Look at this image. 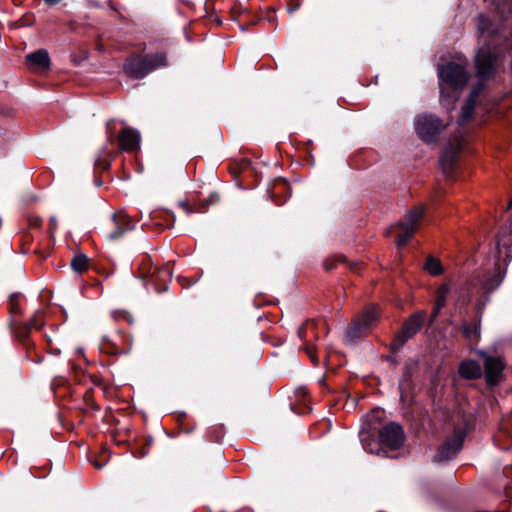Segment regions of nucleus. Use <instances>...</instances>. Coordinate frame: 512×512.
<instances>
[{
    "instance_id": "obj_43",
    "label": "nucleus",
    "mask_w": 512,
    "mask_h": 512,
    "mask_svg": "<svg viewBox=\"0 0 512 512\" xmlns=\"http://www.w3.org/2000/svg\"><path fill=\"white\" fill-rule=\"evenodd\" d=\"M305 164L309 167H313L315 165V158L311 152V150L308 151L307 156L305 158Z\"/></svg>"
},
{
    "instance_id": "obj_34",
    "label": "nucleus",
    "mask_w": 512,
    "mask_h": 512,
    "mask_svg": "<svg viewBox=\"0 0 512 512\" xmlns=\"http://www.w3.org/2000/svg\"><path fill=\"white\" fill-rule=\"evenodd\" d=\"M230 13H231V16H232V20L236 21L238 20V18L242 15V14H245L246 13V10H243L242 7H241V4H234L231 9H230Z\"/></svg>"
},
{
    "instance_id": "obj_40",
    "label": "nucleus",
    "mask_w": 512,
    "mask_h": 512,
    "mask_svg": "<svg viewBox=\"0 0 512 512\" xmlns=\"http://www.w3.org/2000/svg\"><path fill=\"white\" fill-rule=\"evenodd\" d=\"M35 21V17L31 13H26L20 20V26H31Z\"/></svg>"
},
{
    "instance_id": "obj_12",
    "label": "nucleus",
    "mask_w": 512,
    "mask_h": 512,
    "mask_svg": "<svg viewBox=\"0 0 512 512\" xmlns=\"http://www.w3.org/2000/svg\"><path fill=\"white\" fill-rule=\"evenodd\" d=\"M484 358L485 376L488 385H496L502 377L504 364L499 357L489 356L486 353L478 352Z\"/></svg>"
},
{
    "instance_id": "obj_42",
    "label": "nucleus",
    "mask_w": 512,
    "mask_h": 512,
    "mask_svg": "<svg viewBox=\"0 0 512 512\" xmlns=\"http://www.w3.org/2000/svg\"><path fill=\"white\" fill-rule=\"evenodd\" d=\"M111 317L114 320L126 319L128 317V314L125 311H113L111 313Z\"/></svg>"
},
{
    "instance_id": "obj_28",
    "label": "nucleus",
    "mask_w": 512,
    "mask_h": 512,
    "mask_svg": "<svg viewBox=\"0 0 512 512\" xmlns=\"http://www.w3.org/2000/svg\"><path fill=\"white\" fill-rule=\"evenodd\" d=\"M139 270L141 277H147L153 275L156 268H154L151 258H143L139 264Z\"/></svg>"
},
{
    "instance_id": "obj_14",
    "label": "nucleus",
    "mask_w": 512,
    "mask_h": 512,
    "mask_svg": "<svg viewBox=\"0 0 512 512\" xmlns=\"http://www.w3.org/2000/svg\"><path fill=\"white\" fill-rule=\"evenodd\" d=\"M140 133L130 127L122 129L118 136V143L121 150L125 152H135L140 149Z\"/></svg>"
},
{
    "instance_id": "obj_54",
    "label": "nucleus",
    "mask_w": 512,
    "mask_h": 512,
    "mask_svg": "<svg viewBox=\"0 0 512 512\" xmlns=\"http://www.w3.org/2000/svg\"><path fill=\"white\" fill-rule=\"evenodd\" d=\"M511 208H512V199L510 200L507 209H511Z\"/></svg>"
},
{
    "instance_id": "obj_20",
    "label": "nucleus",
    "mask_w": 512,
    "mask_h": 512,
    "mask_svg": "<svg viewBox=\"0 0 512 512\" xmlns=\"http://www.w3.org/2000/svg\"><path fill=\"white\" fill-rule=\"evenodd\" d=\"M478 32L481 37L492 38L497 33V28L489 16L479 14L477 18Z\"/></svg>"
},
{
    "instance_id": "obj_53",
    "label": "nucleus",
    "mask_w": 512,
    "mask_h": 512,
    "mask_svg": "<svg viewBox=\"0 0 512 512\" xmlns=\"http://www.w3.org/2000/svg\"><path fill=\"white\" fill-rule=\"evenodd\" d=\"M250 25H256L257 24V21L256 20H252L249 22Z\"/></svg>"
},
{
    "instance_id": "obj_2",
    "label": "nucleus",
    "mask_w": 512,
    "mask_h": 512,
    "mask_svg": "<svg viewBox=\"0 0 512 512\" xmlns=\"http://www.w3.org/2000/svg\"><path fill=\"white\" fill-rule=\"evenodd\" d=\"M423 216V208L414 207L405 215L402 221L392 225L388 229L387 236L394 241L397 248L400 249L409 242L417 230L420 220L423 218Z\"/></svg>"
},
{
    "instance_id": "obj_36",
    "label": "nucleus",
    "mask_w": 512,
    "mask_h": 512,
    "mask_svg": "<svg viewBox=\"0 0 512 512\" xmlns=\"http://www.w3.org/2000/svg\"><path fill=\"white\" fill-rule=\"evenodd\" d=\"M58 228V221L56 216H51L48 221V230L47 233L51 238H53L55 231Z\"/></svg>"
},
{
    "instance_id": "obj_4",
    "label": "nucleus",
    "mask_w": 512,
    "mask_h": 512,
    "mask_svg": "<svg viewBox=\"0 0 512 512\" xmlns=\"http://www.w3.org/2000/svg\"><path fill=\"white\" fill-rule=\"evenodd\" d=\"M380 316V308L376 305L367 306L353 321L347 329V338L350 341L364 335L372 326H374Z\"/></svg>"
},
{
    "instance_id": "obj_19",
    "label": "nucleus",
    "mask_w": 512,
    "mask_h": 512,
    "mask_svg": "<svg viewBox=\"0 0 512 512\" xmlns=\"http://www.w3.org/2000/svg\"><path fill=\"white\" fill-rule=\"evenodd\" d=\"M459 375L465 379H478L482 376V368L476 361L466 360L460 364Z\"/></svg>"
},
{
    "instance_id": "obj_9",
    "label": "nucleus",
    "mask_w": 512,
    "mask_h": 512,
    "mask_svg": "<svg viewBox=\"0 0 512 512\" xmlns=\"http://www.w3.org/2000/svg\"><path fill=\"white\" fill-rule=\"evenodd\" d=\"M424 316L422 314L412 315L403 325L401 331L395 336L391 347L394 350L400 349L408 339L412 338L422 327Z\"/></svg>"
},
{
    "instance_id": "obj_29",
    "label": "nucleus",
    "mask_w": 512,
    "mask_h": 512,
    "mask_svg": "<svg viewBox=\"0 0 512 512\" xmlns=\"http://www.w3.org/2000/svg\"><path fill=\"white\" fill-rule=\"evenodd\" d=\"M19 296L17 294H12L8 299V308L11 315V319H16L20 314V307L18 303Z\"/></svg>"
},
{
    "instance_id": "obj_18",
    "label": "nucleus",
    "mask_w": 512,
    "mask_h": 512,
    "mask_svg": "<svg viewBox=\"0 0 512 512\" xmlns=\"http://www.w3.org/2000/svg\"><path fill=\"white\" fill-rule=\"evenodd\" d=\"M458 156L455 151L451 149H446L439 160L441 169L446 177H452L456 164H457Z\"/></svg>"
},
{
    "instance_id": "obj_48",
    "label": "nucleus",
    "mask_w": 512,
    "mask_h": 512,
    "mask_svg": "<svg viewBox=\"0 0 512 512\" xmlns=\"http://www.w3.org/2000/svg\"><path fill=\"white\" fill-rule=\"evenodd\" d=\"M495 286L499 285V283L502 281V276L500 275V273H498L496 276H495Z\"/></svg>"
},
{
    "instance_id": "obj_55",
    "label": "nucleus",
    "mask_w": 512,
    "mask_h": 512,
    "mask_svg": "<svg viewBox=\"0 0 512 512\" xmlns=\"http://www.w3.org/2000/svg\"><path fill=\"white\" fill-rule=\"evenodd\" d=\"M108 139H109V141H111V142H112V141H113V136H112V135H110V136L108 137Z\"/></svg>"
},
{
    "instance_id": "obj_1",
    "label": "nucleus",
    "mask_w": 512,
    "mask_h": 512,
    "mask_svg": "<svg viewBox=\"0 0 512 512\" xmlns=\"http://www.w3.org/2000/svg\"><path fill=\"white\" fill-rule=\"evenodd\" d=\"M168 66V55L164 51L145 55L133 53L125 59L123 71L129 78L140 80L153 71Z\"/></svg>"
},
{
    "instance_id": "obj_58",
    "label": "nucleus",
    "mask_w": 512,
    "mask_h": 512,
    "mask_svg": "<svg viewBox=\"0 0 512 512\" xmlns=\"http://www.w3.org/2000/svg\"><path fill=\"white\" fill-rule=\"evenodd\" d=\"M362 442H363L364 447L367 449V446L365 444V439H362Z\"/></svg>"
},
{
    "instance_id": "obj_52",
    "label": "nucleus",
    "mask_w": 512,
    "mask_h": 512,
    "mask_svg": "<svg viewBox=\"0 0 512 512\" xmlns=\"http://www.w3.org/2000/svg\"><path fill=\"white\" fill-rule=\"evenodd\" d=\"M141 255H142V256H146V257H149V256H150V254H149V252H148V251H143V252H141Z\"/></svg>"
},
{
    "instance_id": "obj_25",
    "label": "nucleus",
    "mask_w": 512,
    "mask_h": 512,
    "mask_svg": "<svg viewBox=\"0 0 512 512\" xmlns=\"http://www.w3.org/2000/svg\"><path fill=\"white\" fill-rule=\"evenodd\" d=\"M449 292V287L447 285H442L437 291L436 304L433 311V317H436L442 307H444L446 302V297Z\"/></svg>"
},
{
    "instance_id": "obj_35",
    "label": "nucleus",
    "mask_w": 512,
    "mask_h": 512,
    "mask_svg": "<svg viewBox=\"0 0 512 512\" xmlns=\"http://www.w3.org/2000/svg\"><path fill=\"white\" fill-rule=\"evenodd\" d=\"M12 250V244L9 239H0V254H9Z\"/></svg>"
},
{
    "instance_id": "obj_16",
    "label": "nucleus",
    "mask_w": 512,
    "mask_h": 512,
    "mask_svg": "<svg viewBox=\"0 0 512 512\" xmlns=\"http://www.w3.org/2000/svg\"><path fill=\"white\" fill-rule=\"evenodd\" d=\"M267 194L270 199L274 201L276 204L280 205L283 203V199L290 195V185L289 182L282 177H278L274 180L272 185H269L267 188Z\"/></svg>"
},
{
    "instance_id": "obj_31",
    "label": "nucleus",
    "mask_w": 512,
    "mask_h": 512,
    "mask_svg": "<svg viewBox=\"0 0 512 512\" xmlns=\"http://www.w3.org/2000/svg\"><path fill=\"white\" fill-rule=\"evenodd\" d=\"M29 323L33 328L40 329L43 326V312L41 310L36 311Z\"/></svg>"
},
{
    "instance_id": "obj_39",
    "label": "nucleus",
    "mask_w": 512,
    "mask_h": 512,
    "mask_svg": "<svg viewBox=\"0 0 512 512\" xmlns=\"http://www.w3.org/2000/svg\"><path fill=\"white\" fill-rule=\"evenodd\" d=\"M29 227L33 229H41L43 225V219L39 216H32L29 218Z\"/></svg>"
},
{
    "instance_id": "obj_21",
    "label": "nucleus",
    "mask_w": 512,
    "mask_h": 512,
    "mask_svg": "<svg viewBox=\"0 0 512 512\" xmlns=\"http://www.w3.org/2000/svg\"><path fill=\"white\" fill-rule=\"evenodd\" d=\"M113 154L106 147L103 148L94 162V172L102 173L110 169Z\"/></svg>"
},
{
    "instance_id": "obj_47",
    "label": "nucleus",
    "mask_w": 512,
    "mask_h": 512,
    "mask_svg": "<svg viewBox=\"0 0 512 512\" xmlns=\"http://www.w3.org/2000/svg\"><path fill=\"white\" fill-rule=\"evenodd\" d=\"M48 6H55L61 2V0H43Z\"/></svg>"
},
{
    "instance_id": "obj_5",
    "label": "nucleus",
    "mask_w": 512,
    "mask_h": 512,
    "mask_svg": "<svg viewBox=\"0 0 512 512\" xmlns=\"http://www.w3.org/2000/svg\"><path fill=\"white\" fill-rule=\"evenodd\" d=\"M444 128L442 119L434 114L418 115L415 121L417 135L426 143L435 142Z\"/></svg>"
},
{
    "instance_id": "obj_15",
    "label": "nucleus",
    "mask_w": 512,
    "mask_h": 512,
    "mask_svg": "<svg viewBox=\"0 0 512 512\" xmlns=\"http://www.w3.org/2000/svg\"><path fill=\"white\" fill-rule=\"evenodd\" d=\"M464 436L461 433H456L450 440L440 446L436 458L438 461H446L455 456L462 448Z\"/></svg>"
},
{
    "instance_id": "obj_56",
    "label": "nucleus",
    "mask_w": 512,
    "mask_h": 512,
    "mask_svg": "<svg viewBox=\"0 0 512 512\" xmlns=\"http://www.w3.org/2000/svg\"><path fill=\"white\" fill-rule=\"evenodd\" d=\"M332 256H339V257H342L344 256L343 254H333Z\"/></svg>"
},
{
    "instance_id": "obj_24",
    "label": "nucleus",
    "mask_w": 512,
    "mask_h": 512,
    "mask_svg": "<svg viewBox=\"0 0 512 512\" xmlns=\"http://www.w3.org/2000/svg\"><path fill=\"white\" fill-rule=\"evenodd\" d=\"M496 10L504 20L512 19V0H497Z\"/></svg>"
},
{
    "instance_id": "obj_44",
    "label": "nucleus",
    "mask_w": 512,
    "mask_h": 512,
    "mask_svg": "<svg viewBox=\"0 0 512 512\" xmlns=\"http://www.w3.org/2000/svg\"><path fill=\"white\" fill-rule=\"evenodd\" d=\"M101 173H96L94 172V184L97 186V187H100L102 186L103 182L101 180V176H100Z\"/></svg>"
},
{
    "instance_id": "obj_57",
    "label": "nucleus",
    "mask_w": 512,
    "mask_h": 512,
    "mask_svg": "<svg viewBox=\"0 0 512 512\" xmlns=\"http://www.w3.org/2000/svg\"><path fill=\"white\" fill-rule=\"evenodd\" d=\"M424 256L431 257V256H434V255H433V254H431V253H427V254H425Z\"/></svg>"
},
{
    "instance_id": "obj_30",
    "label": "nucleus",
    "mask_w": 512,
    "mask_h": 512,
    "mask_svg": "<svg viewBox=\"0 0 512 512\" xmlns=\"http://www.w3.org/2000/svg\"><path fill=\"white\" fill-rule=\"evenodd\" d=\"M475 108V102H471L469 99L465 103V105L462 107L461 110V118L463 121L469 120L473 116Z\"/></svg>"
},
{
    "instance_id": "obj_51",
    "label": "nucleus",
    "mask_w": 512,
    "mask_h": 512,
    "mask_svg": "<svg viewBox=\"0 0 512 512\" xmlns=\"http://www.w3.org/2000/svg\"><path fill=\"white\" fill-rule=\"evenodd\" d=\"M74 26H75V22H74V21H71V22L69 23V27H70V29H71V30H73V29H74Z\"/></svg>"
},
{
    "instance_id": "obj_32",
    "label": "nucleus",
    "mask_w": 512,
    "mask_h": 512,
    "mask_svg": "<svg viewBox=\"0 0 512 512\" xmlns=\"http://www.w3.org/2000/svg\"><path fill=\"white\" fill-rule=\"evenodd\" d=\"M485 87V81L479 80V83L476 87H474L469 95V100L471 102H475L476 98L480 95V93L484 90Z\"/></svg>"
},
{
    "instance_id": "obj_59",
    "label": "nucleus",
    "mask_w": 512,
    "mask_h": 512,
    "mask_svg": "<svg viewBox=\"0 0 512 512\" xmlns=\"http://www.w3.org/2000/svg\"><path fill=\"white\" fill-rule=\"evenodd\" d=\"M95 466H96L97 468H101V467H102L101 465H99V463H96V464H95Z\"/></svg>"
},
{
    "instance_id": "obj_50",
    "label": "nucleus",
    "mask_w": 512,
    "mask_h": 512,
    "mask_svg": "<svg viewBox=\"0 0 512 512\" xmlns=\"http://www.w3.org/2000/svg\"><path fill=\"white\" fill-rule=\"evenodd\" d=\"M239 27L242 31H246V25L244 23L239 22Z\"/></svg>"
},
{
    "instance_id": "obj_23",
    "label": "nucleus",
    "mask_w": 512,
    "mask_h": 512,
    "mask_svg": "<svg viewBox=\"0 0 512 512\" xmlns=\"http://www.w3.org/2000/svg\"><path fill=\"white\" fill-rule=\"evenodd\" d=\"M423 269L432 276H437L444 270L439 258H427Z\"/></svg>"
},
{
    "instance_id": "obj_13",
    "label": "nucleus",
    "mask_w": 512,
    "mask_h": 512,
    "mask_svg": "<svg viewBox=\"0 0 512 512\" xmlns=\"http://www.w3.org/2000/svg\"><path fill=\"white\" fill-rule=\"evenodd\" d=\"M25 64L33 72H44L49 70L51 60L45 49H38L25 56Z\"/></svg>"
},
{
    "instance_id": "obj_8",
    "label": "nucleus",
    "mask_w": 512,
    "mask_h": 512,
    "mask_svg": "<svg viewBox=\"0 0 512 512\" xmlns=\"http://www.w3.org/2000/svg\"><path fill=\"white\" fill-rule=\"evenodd\" d=\"M220 202L218 192H211L208 197L203 199H187L178 202V206L188 215L192 213H206L211 206Z\"/></svg>"
},
{
    "instance_id": "obj_22",
    "label": "nucleus",
    "mask_w": 512,
    "mask_h": 512,
    "mask_svg": "<svg viewBox=\"0 0 512 512\" xmlns=\"http://www.w3.org/2000/svg\"><path fill=\"white\" fill-rule=\"evenodd\" d=\"M9 327L14 332V334L19 338L26 337L29 334L30 329L33 328L30 323L18 322L17 318H13L10 320Z\"/></svg>"
},
{
    "instance_id": "obj_41",
    "label": "nucleus",
    "mask_w": 512,
    "mask_h": 512,
    "mask_svg": "<svg viewBox=\"0 0 512 512\" xmlns=\"http://www.w3.org/2000/svg\"><path fill=\"white\" fill-rule=\"evenodd\" d=\"M302 0H289V3H288V12L289 13H293L295 11H297L301 5H302Z\"/></svg>"
},
{
    "instance_id": "obj_26",
    "label": "nucleus",
    "mask_w": 512,
    "mask_h": 512,
    "mask_svg": "<svg viewBox=\"0 0 512 512\" xmlns=\"http://www.w3.org/2000/svg\"><path fill=\"white\" fill-rule=\"evenodd\" d=\"M463 333L470 341L477 342L480 338V325L478 323L472 325L465 323L463 324Z\"/></svg>"
},
{
    "instance_id": "obj_46",
    "label": "nucleus",
    "mask_w": 512,
    "mask_h": 512,
    "mask_svg": "<svg viewBox=\"0 0 512 512\" xmlns=\"http://www.w3.org/2000/svg\"><path fill=\"white\" fill-rule=\"evenodd\" d=\"M306 352L308 353V355L310 356V358L312 359V361H313L315 364H317V359H316L315 355L313 354L311 347L307 346V347H306Z\"/></svg>"
},
{
    "instance_id": "obj_33",
    "label": "nucleus",
    "mask_w": 512,
    "mask_h": 512,
    "mask_svg": "<svg viewBox=\"0 0 512 512\" xmlns=\"http://www.w3.org/2000/svg\"><path fill=\"white\" fill-rule=\"evenodd\" d=\"M314 328V322L313 321H307L303 326L299 327L298 329V335L302 339H307L309 330Z\"/></svg>"
},
{
    "instance_id": "obj_37",
    "label": "nucleus",
    "mask_w": 512,
    "mask_h": 512,
    "mask_svg": "<svg viewBox=\"0 0 512 512\" xmlns=\"http://www.w3.org/2000/svg\"><path fill=\"white\" fill-rule=\"evenodd\" d=\"M341 264L351 270H356L360 265V262L352 258H341Z\"/></svg>"
},
{
    "instance_id": "obj_11",
    "label": "nucleus",
    "mask_w": 512,
    "mask_h": 512,
    "mask_svg": "<svg viewBox=\"0 0 512 512\" xmlns=\"http://www.w3.org/2000/svg\"><path fill=\"white\" fill-rule=\"evenodd\" d=\"M495 249L494 256H512V214L496 235Z\"/></svg>"
},
{
    "instance_id": "obj_10",
    "label": "nucleus",
    "mask_w": 512,
    "mask_h": 512,
    "mask_svg": "<svg viewBox=\"0 0 512 512\" xmlns=\"http://www.w3.org/2000/svg\"><path fill=\"white\" fill-rule=\"evenodd\" d=\"M379 438L383 445L391 450H395L403 445L405 435L400 425L391 422L379 431Z\"/></svg>"
},
{
    "instance_id": "obj_6",
    "label": "nucleus",
    "mask_w": 512,
    "mask_h": 512,
    "mask_svg": "<svg viewBox=\"0 0 512 512\" xmlns=\"http://www.w3.org/2000/svg\"><path fill=\"white\" fill-rule=\"evenodd\" d=\"M135 229V223L124 212H114L110 218L108 227L104 230L105 238L110 242L122 239L127 233Z\"/></svg>"
},
{
    "instance_id": "obj_38",
    "label": "nucleus",
    "mask_w": 512,
    "mask_h": 512,
    "mask_svg": "<svg viewBox=\"0 0 512 512\" xmlns=\"http://www.w3.org/2000/svg\"><path fill=\"white\" fill-rule=\"evenodd\" d=\"M338 263H341V258H326L323 262L325 270H332Z\"/></svg>"
},
{
    "instance_id": "obj_3",
    "label": "nucleus",
    "mask_w": 512,
    "mask_h": 512,
    "mask_svg": "<svg viewBox=\"0 0 512 512\" xmlns=\"http://www.w3.org/2000/svg\"><path fill=\"white\" fill-rule=\"evenodd\" d=\"M440 83L447 87L458 90L466 86L469 80V74L464 65L456 62H448L438 69Z\"/></svg>"
},
{
    "instance_id": "obj_7",
    "label": "nucleus",
    "mask_w": 512,
    "mask_h": 512,
    "mask_svg": "<svg viewBox=\"0 0 512 512\" xmlns=\"http://www.w3.org/2000/svg\"><path fill=\"white\" fill-rule=\"evenodd\" d=\"M497 56L489 47H481L475 55V68L478 80L488 81L496 74Z\"/></svg>"
},
{
    "instance_id": "obj_17",
    "label": "nucleus",
    "mask_w": 512,
    "mask_h": 512,
    "mask_svg": "<svg viewBox=\"0 0 512 512\" xmlns=\"http://www.w3.org/2000/svg\"><path fill=\"white\" fill-rule=\"evenodd\" d=\"M150 220L156 227L170 229L175 224V214L171 210H154L150 213Z\"/></svg>"
},
{
    "instance_id": "obj_49",
    "label": "nucleus",
    "mask_w": 512,
    "mask_h": 512,
    "mask_svg": "<svg viewBox=\"0 0 512 512\" xmlns=\"http://www.w3.org/2000/svg\"><path fill=\"white\" fill-rule=\"evenodd\" d=\"M74 256H81V257H84V256H87L86 253H84L83 251H81L80 249H78L75 253H74Z\"/></svg>"
},
{
    "instance_id": "obj_45",
    "label": "nucleus",
    "mask_w": 512,
    "mask_h": 512,
    "mask_svg": "<svg viewBox=\"0 0 512 512\" xmlns=\"http://www.w3.org/2000/svg\"><path fill=\"white\" fill-rule=\"evenodd\" d=\"M113 346L115 347L116 352L127 353L129 351V347H119L117 343H113Z\"/></svg>"
},
{
    "instance_id": "obj_27",
    "label": "nucleus",
    "mask_w": 512,
    "mask_h": 512,
    "mask_svg": "<svg viewBox=\"0 0 512 512\" xmlns=\"http://www.w3.org/2000/svg\"><path fill=\"white\" fill-rule=\"evenodd\" d=\"M90 265L88 258H72L70 262L71 269L78 274L87 271Z\"/></svg>"
}]
</instances>
